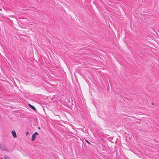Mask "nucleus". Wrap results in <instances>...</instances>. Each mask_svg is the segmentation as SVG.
Returning a JSON list of instances; mask_svg holds the SVG:
<instances>
[{
	"instance_id": "10",
	"label": "nucleus",
	"mask_w": 159,
	"mask_h": 159,
	"mask_svg": "<svg viewBox=\"0 0 159 159\" xmlns=\"http://www.w3.org/2000/svg\"><path fill=\"white\" fill-rule=\"evenodd\" d=\"M152 104L153 105V103H152Z\"/></svg>"
},
{
	"instance_id": "8",
	"label": "nucleus",
	"mask_w": 159,
	"mask_h": 159,
	"mask_svg": "<svg viewBox=\"0 0 159 159\" xmlns=\"http://www.w3.org/2000/svg\"><path fill=\"white\" fill-rule=\"evenodd\" d=\"M29 134V132L28 131H27L26 132V135H28V134Z\"/></svg>"
},
{
	"instance_id": "2",
	"label": "nucleus",
	"mask_w": 159,
	"mask_h": 159,
	"mask_svg": "<svg viewBox=\"0 0 159 159\" xmlns=\"http://www.w3.org/2000/svg\"><path fill=\"white\" fill-rule=\"evenodd\" d=\"M11 133H12V134L13 135V137H14V138L16 137H17L16 134V133L15 130H12L11 131Z\"/></svg>"
},
{
	"instance_id": "7",
	"label": "nucleus",
	"mask_w": 159,
	"mask_h": 159,
	"mask_svg": "<svg viewBox=\"0 0 159 159\" xmlns=\"http://www.w3.org/2000/svg\"><path fill=\"white\" fill-rule=\"evenodd\" d=\"M85 141L88 143H89L91 145V144L87 140H85Z\"/></svg>"
},
{
	"instance_id": "9",
	"label": "nucleus",
	"mask_w": 159,
	"mask_h": 159,
	"mask_svg": "<svg viewBox=\"0 0 159 159\" xmlns=\"http://www.w3.org/2000/svg\"><path fill=\"white\" fill-rule=\"evenodd\" d=\"M38 129H40L39 127H38Z\"/></svg>"
},
{
	"instance_id": "4",
	"label": "nucleus",
	"mask_w": 159,
	"mask_h": 159,
	"mask_svg": "<svg viewBox=\"0 0 159 159\" xmlns=\"http://www.w3.org/2000/svg\"><path fill=\"white\" fill-rule=\"evenodd\" d=\"M32 138L31 139V140L32 141H34V140L36 139V137L35 135H34V134H33L32 135Z\"/></svg>"
},
{
	"instance_id": "5",
	"label": "nucleus",
	"mask_w": 159,
	"mask_h": 159,
	"mask_svg": "<svg viewBox=\"0 0 159 159\" xmlns=\"http://www.w3.org/2000/svg\"><path fill=\"white\" fill-rule=\"evenodd\" d=\"M4 159H10V158L7 156H5L4 157Z\"/></svg>"
},
{
	"instance_id": "1",
	"label": "nucleus",
	"mask_w": 159,
	"mask_h": 159,
	"mask_svg": "<svg viewBox=\"0 0 159 159\" xmlns=\"http://www.w3.org/2000/svg\"><path fill=\"white\" fill-rule=\"evenodd\" d=\"M0 148L4 151H9L8 149L6 147H5L3 145L1 144H0Z\"/></svg>"
},
{
	"instance_id": "6",
	"label": "nucleus",
	"mask_w": 159,
	"mask_h": 159,
	"mask_svg": "<svg viewBox=\"0 0 159 159\" xmlns=\"http://www.w3.org/2000/svg\"><path fill=\"white\" fill-rule=\"evenodd\" d=\"M38 133L37 132H35L33 134L35 135H38Z\"/></svg>"
},
{
	"instance_id": "3",
	"label": "nucleus",
	"mask_w": 159,
	"mask_h": 159,
	"mask_svg": "<svg viewBox=\"0 0 159 159\" xmlns=\"http://www.w3.org/2000/svg\"><path fill=\"white\" fill-rule=\"evenodd\" d=\"M29 105L30 107L34 110H36L35 108L32 105L30 104H29Z\"/></svg>"
}]
</instances>
